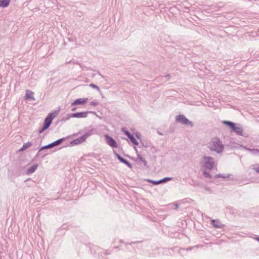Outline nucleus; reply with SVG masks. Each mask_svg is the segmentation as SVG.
Wrapping results in <instances>:
<instances>
[{
    "instance_id": "1",
    "label": "nucleus",
    "mask_w": 259,
    "mask_h": 259,
    "mask_svg": "<svg viewBox=\"0 0 259 259\" xmlns=\"http://www.w3.org/2000/svg\"><path fill=\"white\" fill-rule=\"evenodd\" d=\"M207 147L211 151H214L218 153L223 152L224 146L218 137L213 138L207 144Z\"/></svg>"
},
{
    "instance_id": "2",
    "label": "nucleus",
    "mask_w": 259,
    "mask_h": 259,
    "mask_svg": "<svg viewBox=\"0 0 259 259\" xmlns=\"http://www.w3.org/2000/svg\"><path fill=\"white\" fill-rule=\"evenodd\" d=\"M93 130H89L82 136L71 141L70 145L71 146H74L83 143L89 136L93 134Z\"/></svg>"
},
{
    "instance_id": "3",
    "label": "nucleus",
    "mask_w": 259,
    "mask_h": 259,
    "mask_svg": "<svg viewBox=\"0 0 259 259\" xmlns=\"http://www.w3.org/2000/svg\"><path fill=\"white\" fill-rule=\"evenodd\" d=\"M203 165L202 166L206 169H212L214 165V159L210 156L204 155L203 157Z\"/></svg>"
},
{
    "instance_id": "4",
    "label": "nucleus",
    "mask_w": 259,
    "mask_h": 259,
    "mask_svg": "<svg viewBox=\"0 0 259 259\" xmlns=\"http://www.w3.org/2000/svg\"><path fill=\"white\" fill-rule=\"evenodd\" d=\"M66 139H67V138H61V139H59L50 144H49L47 145L43 146L39 148L38 152L36 154V156H37L38 155L39 152H40L41 151L44 150L45 149H51L55 146H58V145L61 144Z\"/></svg>"
},
{
    "instance_id": "5",
    "label": "nucleus",
    "mask_w": 259,
    "mask_h": 259,
    "mask_svg": "<svg viewBox=\"0 0 259 259\" xmlns=\"http://www.w3.org/2000/svg\"><path fill=\"white\" fill-rule=\"evenodd\" d=\"M176 121L179 123H181L184 125L190 126V127L193 126V122L189 120L185 117L184 115L180 114L176 117Z\"/></svg>"
},
{
    "instance_id": "6",
    "label": "nucleus",
    "mask_w": 259,
    "mask_h": 259,
    "mask_svg": "<svg viewBox=\"0 0 259 259\" xmlns=\"http://www.w3.org/2000/svg\"><path fill=\"white\" fill-rule=\"evenodd\" d=\"M89 113H95V112L92 111L80 112L70 113L68 114V117L66 119V120L68 119L69 118H85L88 116V114Z\"/></svg>"
},
{
    "instance_id": "7",
    "label": "nucleus",
    "mask_w": 259,
    "mask_h": 259,
    "mask_svg": "<svg viewBox=\"0 0 259 259\" xmlns=\"http://www.w3.org/2000/svg\"><path fill=\"white\" fill-rule=\"evenodd\" d=\"M57 111H55L54 112L50 113L46 117V118L45 119L44 124L49 127L52 122V120L54 118H55L57 116Z\"/></svg>"
},
{
    "instance_id": "8",
    "label": "nucleus",
    "mask_w": 259,
    "mask_h": 259,
    "mask_svg": "<svg viewBox=\"0 0 259 259\" xmlns=\"http://www.w3.org/2000/svg\"><path fill=\"white\" fill-rule=\"evenodd\" d=\"M105 138L107 144L110 146L111 147L117 148L118 147V144L112 137L108 135H106L105 136Z\"/></svg>"
},
{
    "instance_id": "9",
    "label": "nucleus",
    "mask_w": 259,
    "mask_h": 259,
    "mask_svg": "<svg viewBox=\"0 0 259 259\" xmlns=\"http://www.w3.org/2000/svg\"><path fill=\"white\" fill-rule=\"evenodd\" d=\"M114 154L115 156V157L117 158V159L121 162L124 163L126 166H127L130 168L132 167V164L126 159L123 158L122 156H121L119 154H118L115 151H114Z\"/></svg>"
},
{
    "instance_id": "10",
    "label": "nucleus",
    "mask_w": 259,
    "mask_h": 259,
    "mask_svg": "<svg viewBox=\"0 0 259 259\" xmlns=\"http://www.w3.org/2000/svg\"><path fill=\"white\" fill-rule=\"evenodd\" d=\"M123 131L124 132V134L128 137V138L131 140L132 143L134 145L137 146L139 145L138 142L136 140V139H135V138L134 137V135L132 134H131L127 130H123Z\"/></svg>"
},
{
    "instance_id": "11",
    "label": "nucleus",
    "mask_w": 259,
    "mask_h": 259,
    "mask_svg": "<svg viewBox=\"0 0 259 259\" xmlns=\"http://www.w3.org/2000/svg\"><path fill=\"white\" fill-rule=\"evenodd\" d=\"M211 225L215 228L221 229L224 228L225 225L221 223V222L218 220H212L211 221Z\"/></svg>"
},
{
    "instance_id": "12",
    "label": "nucleus",
    "mask_w": 259,
    "mask_h": 259,
    "mask_svg": "<svg viewBox=\"0 0 259 259\" xmlns=\"http://www.w3.org/2000/svg\"><path fill=\"white\" fill-rule=\"evenodd\" d=\"M88 101V98H79L75 100L71 103V106L83 105Z\"/></svg>"
},
{
    "instance_id": "13",
    "label": "nucleus",
    "mask_w": 259,
    "mask_h": 259,
    "mask_svg": "<svg viewBox=\"0 0 259 259\" xmlns=\"http://www.w3.org/2000/svg\"><path fill=\"white\" fill-rule=\"evenodd\" d=\"M34 93L30 90H27L25 95V99L30 100H35L33 96Z\"/></svg>"
},
{
    "instance_id": "14",
    "label": "nucleus",
    "mask_w": 259,
    "mask_h": 259,
    "mask_svg": "<svg viewBox=\"0 0 259 259\" xmlns=\"http://www.w3.org/2000/svg\"><path fill=\"white\" fill-rule=\"evenodd\" d=\"M232 131L238 135L243 136V129L241 126H237L236 125Z\"/></svg>"
},
{
    "instance_id": "15",
    "label": "nucleus",
    "mask_w": 259,
    "mask_h": 259,
    "mask_svg": "<svg viewBox=\"0 0 259 259\" xmlns=\"http://www.w3.org/2000/svg\"><path fill=\"white\" fill-rule=\"evenodd\" d=\"M37 164H33V165L31 166L27 170L26 174L29 175L30 174L33 173L36 170V168H37Z\"/></svg>"
},
{
    "instance_id": "16",
    "label": "nucleus",
    "mask_w": 259,
    "mask_h": 259,
    "mask_svg": "<svg viewBox=\"0 0 259 259\" xmlns=\"http://www.w3.org/2000/svg\"><path fill=\"white\" fill-rule=\"evenodd\" d=\"M11 0H0V7L7 8L9 6Z\"/></svg>"
},
{
    "instance_id": "17",
    "label": "nucleus",
    "mask_w": 259,
    "mask_h": 259,
    "mask_svg": "<svg viewBox=\"0 0 259 259\" xmlns=\"http://www.w3.org/2000/svg\"><path fill=\"white\" fill-rule=\"evenodd\" d=\"M223 123L228 126L232 130L233 129V128L235 127V126L236 125V123H235L234 122H233L232 121H227V120H225V121H224L223 122Z\"/></svg>"
},
{
    "instance_id": "18",
    "label": "nucleus",
    "mask_w": 259,
    "mask_h": 259,
    "mask_svg": "<svg viewBox=\"0 0 259 259\" xmlns=\"http://www.w3.org/2000/svg\"><path fill=\"white\" fill-rule=\"evenodd\" d=\"M32 145L31 142H27L24 144L23 146L19 149V151H22L26 149L27 148L30 147Z\"/></svg>"
},
{
    "instance_id": "19",
    "label": "nucleus",
    "mask_w": 259,
    "mask_h": 259,
    "mask_svg": "<svg viewBox=\"0 0 259 259\" xmlns=\"http://www.w3.org/2000/svg\"><path fill=\"white\" fill-rule=\"evenodd\" d=\"M172 179V178L171 177H165L162 179H160V180H159L160 184H162V183H164L167 182L171 180Z\"/></svg>"
},
{
    "instance_id": "20",
    "label": "nucleus",
    "mask_w": 259,
    "mask_h": 259,
    "mask_svg": "<svg viewBox=\"0 0 259 259\" xmlns=\"http://www.w3.org/2000/svg\"><path fill=\"white\" fill-rule=\"evenodd\" d=\"M138 159L139 160H140L141 161H142L145 166H147V161L145 160V159L141 155H138Z\"/></svg>"
},
{
    "instance_id": "21",
    "label": "nucleus",
    "mask_w": 259,
    "mask_h": 259,
    "mask_svg": "<svg viewBox=\"0 0 259 259\" xmlns=\"http://www.w3.org/2000/svg\"><path fill=\"white\" fill-rule=\"evenodd\" d=\"M249 151L252 152L253 154L254 155H258L259 154V149H247Z\"/></svg>"
},
{
    "instance_id": "22",
    "label": "nucleus",
    "mask_w": 259,
    "mask_h": 259,
    "mask_svg": "<svg viewBox=\"0 0 259 259\" xmlns=\"http://www.w3.org/2000/svg\"><path fill=\"white\" fill-rule=\"evenodd\" d=\"M147 181L152 183L154 185H157L160 184L159 180L154 181V180H152L150 179H148Z\"/></svg>"
},
{
    "instance_id": "23",
    "label": "nucleus",
    "mask_w": 259,
    "mask_h": 259,
    "mask_svg": "<svg viewBox=\"0 0 259 259\" xmlns=\"http://www.w3.org/2000/svg\"><path fill=\"white\" fill-rule=\"evenodd\" d=\"M49 128L47 125L43 124L42 127L39 130L38 133L41 134Z\"/></svg>"
},
{
    "instance_id": "24",
    "label": "nucleus",
    "mask_w": 259,
    "mask_h": 259,
    "mask_svg": "<svg viewBox=\"0 0 259 259\" xmlns=\"http://www.w3.org/2000/svg\"><path fill=\"white\" fill-rule=\"evenodd\" d=\"M90 87H92L93 89H96L98 91H99L100 93V94H101V92L100 91L99 87L97 85L94 83H91L90 84Z\"/></svg>"
},
{
    "instance_id": "25",
    "label": "nucleus",
    "mask_w": 259,
    "mask_h": 259,
    "mask_svg": "<svg viewBox=\"0 0 259 259\" xmlns=\"http://www.w3.org/2000/svg\"><path fill=\"white\" fill-rule=\"evenodd\" d=\"M214 177L215 178H223L225 179V178H229V175H227V176H226L224 175H222V174H219L215 175Z\"/></svg>"
},
{
    "instance_id": "26",
    "label": "nucleus",
    "mask_w": 259,
    "mask_h": 259,
    "mask_svg": "<svg viewBox=\"0 0 259 259\" xmlns=\"http://www.w3.org/2000/svg\"><path fill=\"white\" fill-rule=\"evenodd\" d=\"M203 175L205 178L211 179L212 178L211 175L210 174L209 172H208L207 171H204Z\"/></svg>"
},
{
    "instance_id": "27",
    "label": "nucleus",
    "mask_w": 259,
    "mask_h": 259,
    "mask_svg": "<svg viewBox=\"0 0 259 259\" xmlns=\"http://www.w3.org/2000/svg\"><path fill=\"white\" fill-rule=\"evenodd\" d=\"M90 105L92 106H96L98 105V103L95 101H92L91 102Z\"/></svg>"
},
{
    "instance_id": "28",
    "label": "nucleus",
    "mask_w": 259,
    "mask_h": 259,
    "mask_svg": "<svg viewBox=\"0 0 259 259\" xmlns=\"http://www.w3.org/2000/svg\"><path fill=\"white\" fill-rule=\"evenodd\" d=\"M142 145L145 148H147L149 146L147 142H142Z\"/></svg>"
},
{
    "instance_id": "29",
    "label": "nucleus",
    "mask_w": 259,
    "mask_h": 259,
    "mask_svg": "<svg viewBox=\"0 0 259 259\" xmlns=\"http://www.w3.org/2000/svg\"><path fill=\"white\" fill-rule=\"evenodd\" d=\"M253 169L257 173L259 174V166L257 167L253 168Z\"/></svg>"
},
{
    "instance_id": "30",
    "label": "nucleus",
    "mask_w": 259,
    "mask_h": 259,
    "mask_svg": "<svg viewBox=\"0 0 259 259\" xmlns=\"http://www.w3.org/2000/svg\"><path fill=\"white\" fill-rule=\"evenodd\" d=\"M165 78H167V79H169V78H170V75L169 74L166 75L165 76H164Z\"/></svg>"
},
{
    "instance_id": "31",
    "label": "nucleus",
    "mask_w": 259,
    "mask_h": 259,
    "mask_svg": "<svg viewBox=\"0 0 259 259\" xmlns=\"http://www.w3.org/2000/svg\"><path fill=\"white\" fill-rule=\"evenodd\" d=\"M97 73H98L99 75H100L102 78H103V76L102 74H101L100 72L99 71H97Z\"/></svg>"
},
{
    "instance_id": "32",
    "label": "nucleus",
    "mask_w": 259,
    "mask_h": 259,
    "mask_svg": "<svg viewBox=\"0 0 259 259\" xmlns=\"http://www.w3.org/2000/svg\"><path fill=\"white\" fill-rule=\"evenodd\" d=\"M175 205L176 209H177L179 207V204H175Z\"/></svg>"
},
{
    "instance_id": "33",
    "label": "nucleus",
    "mask_w": 259,
    "mask_h": 259,
    "mask_svg": "<svg viewBox=\"0 0 259 259\" xmlns=\"http://www.w3.org/2000/svg\"><path fill=\"white\" fill-rule=\"evenodd\" d=\"M255 239L258 242H259V236L255 238Z\"/></svg>"
},
{
    "instance_id": "34",
    "label": "nucleus",
    "mask_w": 259,
    "mask_h": 259,
    "mask_svg": "<svg viewBox=\"0 0 259 259\" xmlns=\"http://www.w3.org/2000/svg\"><path fill=\"white\" fill-rule=\"evenodd\" d=\"M76 109V108L74 107L72 109V111H75Z\"/></svg>"
},
{
    "instance_id": "35",
    "label": "nucleus",
    "mask_w": 259,
    "mask_h": 259,
    "mask_svg": "<svg viewBox=\"0 0 259 259\" xmlns=\"http://www.w3.org/2000/svg\"><path fill=\"white\" fill-rule=\"evenodd\" d=\"M136 136L137 137V138L138 139H139V135H138V134H137L136 135Z\"/></svg>"
},
{
    "instance_id": "36",
    "label": "nucleus",
    "mask_w": 259,
    "mask_h": 259,
    "mask_svg": "<svg viewBox=\"0 0 259 259\" xmlns=\"http://www.w3.org/2000/svg\"><path fill=\"white\" fill-rule=\"evenodd\" d=\"M135 243L136 242H132L131 243V244H133V243Z\"/></svg>"
},
{
    "instance_id": "37",
    "label": "nucleus",
    "mask_w": 259,
    "mask_h": 259,
    "mask_svg": "<svg viewBox=\"0 0 259 259\" xmlns=\"http://www.w3.org/2000/svg\"><path fill=\"white\" fill-rule=\"evenodd\" d=\"M68 39L70 41L71 40V39L70 38H69Z\"/></svg>"
}]
</instances>
